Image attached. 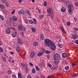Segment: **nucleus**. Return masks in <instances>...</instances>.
<instances>
[{
  "label": "nucleus",
  "mask_w": 78,
  "mask_h": 78,
  "mask_svg": "<svg viewBox=\"0 0 78 78\" xmlns=\"http://www.w3.org/2000/svg\"><path fill=\"white\" fill-rule=\"evenodd\" d=\"M44 42L45 46H47V45L49 47H50L51 50L53 51H55L56 50V46L54 42L49 39H46L45 40Z\"/></svg>",
  "instance_id": "obj_1"
},
{
  "label": "nucleus",
  "mask_w": 78,
  "mask_h": 78,
  "mask_svg": "<svg viewBox=\"0 0 78 78\" xmlns=\"http://www.w3.org/2000/svg\"><path fill=\"white\" fill-rule=\"evenodd\" d=\"M61 56L59 54H56L54 55V60H59Z\"/></svg>",
  "instance_id": "obj_2"
},
{
  "label": "nucleus",
  "mask_w": 78,
  "mask_h": 78,
  "mask_svg": "<svg viewBox=\"0 0 78 78\" xmlns=\"http://www.w3.org/2000/svg\"><path fill=\"white\" fill-rule=\"evenodd\" d=\"M22 27V26L21 25H19L18 26V30L20 31L22 30L23 31H25L26 30V29L25 28H24Z\"/></svg>",
  "instance_id": "obj_3"
},
{
  "label": "nucleus",
  "mask_w": 78,
  "mask_h": 78,
  "mask_svg": "<svg viewBox=\"0 0 78 78\" xmlns=\"http://www.w3.org/2000/svg\"><path fill=\"white\" fill-rule=\"evenodd\" d=\"M21 65L23 68H24V67H27V66H28L27 64H24L22 62H21Z\"/></svg>",
  "instance_id": "obj_4"
},
{
  "label": "nucleus",
  "mask_w": 78,
  "mask_h": 78,
  "mask_svg": "<svg viewBox=\"0 0 78 78\" xmlns=\"http://www.w3.org/2000/svg\"><path fill=\"white\" fill-rule=\"evenodd\" d=\"M10 33H11V29L9 28H8L5 30V33L6 34H9Z\"/></svg>",
  "instance_id": "obj_5"
},
{
  "label": "nucleus",
  "mask_w": 78,
  "mask_h": 78,
  "mask_svg": "<svg viewBox=\"0 0 78 78\" xmlns=\"http://www.w3.org/2000/svg\"><path fill=\"white\" fill-rule=\"evenodd\" d=\"M52 11V9L51 8H50L47 10V12L48 14H50Z\"/></svg>",
  "instance_id": "obj_6"
},
{
  "label": "nucleus",
  "mask_w": 78,
  "mask_h": 78,
  "mask_svg": "<svg viewBox=\"0 0 78 78\" xmlns=\"http://www.w3.org/2000/svg\"><path fill=\"white\" fill-rule=\"evenodd\" d=\"M30 57L32 58H33L34 57V51H32L30 54Z\"/></svg>",
  "instance_id": "obj_7"
},
{
  "label": "nucleus",
  "mask_w": 78,
  "mask_h": 78,
  "mask_svg": "<svg viewBox=\"0 0 78 78\" xmlns=\"http://www.w3.org/2000/svg\"><path fill=\"white\" fill-rule=\"evenodd\" d=\"M39 44V43H38L37 41H35L33 45L34 46L36 47V46H37L38 44Z\"/></svg>",
  "instance_id": "obj_8"
},
{
  "label": "nucleus",
  "mask_w": 78,
  "mask_h": 78,
  "mask_svg": "<svg viewBox=\"0 0 78 78\" xmlns=\"http://www.w3.org/2000/svg\"><path fill=\"white\" fill-rule=\"evenodd\" d=\"M72 37L73 39H76V38H77L78 36L77 35H76V34H74L72 35Z\"/></svg>",
  "instance_id": "obj_9"
},
{
  "label": "nucleus",
  "mask_w": 78,
  "mask_h": 78,
  "mask_svg": "<svg viewBox=\"0 0 78 78\" xmlns=\"http://www.w3.org/2000/svg\"><path fill=\"white\" fill-rule=\"evenodd\" d=\"M61 12H66V8L65 7H62L61 9Z\"/></svg>",
  "instance_id": "obj_10"
},
{
  "label": "nucleus",
  "mask_w": 78,
  "mask_h": 78,
  "mask_svg": "<svg viewBox=\"0 0 78 78\" xmlns=\"http://www.w3.org/2000/svg\"><path fill=\"white\" fill-rule=\"evenodd\" d=\"M62 56L63 58H66L67 57V55H66V53H63L62 54Z\"/></svg>",
  "instance_id": "obj_11"
},
{
  "label": "nucleus",
  "mask_w": 78,
  "mask_h": 78,
  "mask_svg": "<svg viewBox=\"0 0 78 78\" xmlns=\"http://www.w3.org/2000/svg\"><path fill=\"white\" fill-rule=\"evenodd\" d=\"M60 28L61 30H62V31L65 34H66V32L65 31V30H64V28H63V27H60Z\"/></svg>",
  "instance_id": "obj_12"
},
{
  "label": "nucleus",
  "mask_w": 78,
  "mask_h": 78,
  "mask_svg": "<svg viewBox=\"0 0 78 78\" xmlns=\"http://www.w3.org/2000/svg\"><path fill=\"white\" fill-rule=\"evenodd\" d=\"M18 43L20 44H22V41H21V40L19 39H18Z\"/></svg>",
  "instance_id": "obj_13"
},
{
  "label": "nucleus",
  "mask_w": 78,
  "mask_h": 78,
  "mask_svg": "<svg viewBox=\"0 0 78 78\" xmlns=\"http://www.w3.org/2000/svg\"><path fill=\"white\" fill-rule=\"evenodd\" d=\"M13 21H17V18L15 16H13Z\"/></svg>",
  "instance_id": "obj_14"
},
{
  "label": "nucleus",
  "mask_w": 78,
  "mask_h": 78,
  "mask_svg": "<svg viewBox=\"0 0 78 78\" xmlns=\"http://www.w3.org/2000/svg\"><path fill=\"white\" fill-rule=\"evenodd\" d=\"M0 8H1V9H3L5 8V6H4V5H2L0 4Z\"/></svg>",
  "instance_id": "obj_15"
},
{
  "label": "nucleus",
  "mask_w": 78,
  "mask_h": 78,
  "mask_svg": "<svg viewBox=\"0 0 78 78\" xmlns=\"http://www.w3.org/2000/svg\"><path fill=\"white\" fill-rule=\"evenodd\" d=\"M44 66V65L43 63H41L39 65V66L40 67H43Z\"/></svg>",
  "instance_id": "obj_16"
},
{
  "label": "nucleus",
  "mask_w": 78,
  "mask_h": 78,
  "mask_svg": "<svg viewBox=\"0 0 78 78\" xmlns=\"http://www.w3.org/2000/svg\"><path fill=\"white\" fill-rule=\"evenodd\" d=\"M18 78H22V75L20 73H19L18 74Z\"/></svg>",
  "instance_id": "obj_17"
},
{
  "label": "nucleus",
  "mask_w": 78,
  "mask_h": 78,
  "mask_svg": "<svg viewBox=\"0 0 78 78\" xmlns=\"http://www.w3.org/2000/svg\"><path fill=\"white\" fill-rule=\"evenodd\" d=\"M0 18L1 20H5L4 17L2 15H0Z\"/></svg>",
  "instance_id": "obj_18"
},
{
  "label": "nucleus",
  "mask_w": 78,
  "mask_h": 78,
  "mask_svg": "<svg viewBox=\"0 0 78 78\" xmlns=\"http://www.w3.org/2000/svg\"><path fill=\"white\" fill-rule=\"evenodd\" d=\"M41 39L42 40H43L44 39V36H43V34H41Z\"/></svg>",
  "instance_id": "obj_19"
},
{
  "label": "nucleus",
  "mask_w": 78,
  "mask_h": 78,
  "mask_svg": "<svg viewBox=\"0 0 78 78\" xmlns=\"http://www.w3.org/2000/svg\"><path fill=\"white\" fill-rule=\"evenodd\" d=\"M43 53H39L37 54L38 56H41L42 55Z\"/></svg>",
  "instance_id": "obj_20"
},
{
  "label": "nucleus",
  "mask_w": 78,
  "mask_h": 78,
  "mask_svg": "<svg viewBox=\"0 0 78 78\" xmlns=\"http://www.w3.org/2000/svg\"><path fill=\"white\" fill-rule=\"evenodd\" d=\"M31 30H32V32H33V33H35L36 31V30H35V29L33 28H31Z\"/></svg>",
  "instance_id": "obj_21"
},
{
  "label": "nucleus",
  "mask_w": 78,
  "mask_h": 78,
  "mask_svg": "<svg viewBox=\"0 0 78 78\" xmlns=\"http://www.w3.org/2000/svg\"><path fill=\"white\" fill-rule=\"evenodd\" d=\"M50 17L51 19H53V18L54 17V16H53V13H52V14H51V15H50Z\"/></svg>",
  "instance_id": "obj_22"
},
{
  "label": "nucleus",
  "mask_w": 78,
  "mask_h": 78,
  "mask_svg": "<svg viewBox=\"0 0 78 78\" xmlns=\"http://www.w3.org/2000/svg\"><path fill=\"white\" fill-rule=\"evenodd\" d=\"M34 24H36V23H37V21L35 19H33Z\"/></svg>",
  "instance_id": "obj_23"
},
{
  "label": "nucleus",
  "mask_w": 78,
  "mask_h": 78,
  "mask_svg": "<svg viewBox=\"0 0 78 78\" xmlns=\"http://www.w3.org/2000/svg\"><path fill=\"white\" fill-rule=\"evenodd\" d=\"M73 8V5H68V8L69 9H71Z\"/></svg>",
  "instance_id": "obj_24"
},
{
  "label": "nucleus",
  "mask_w": 78,
  "mask_h": 78,
  "mask_svg": "<svg viewBox=\"0 0 78 78\" xmlns=\"http://www.w3.org/2000/svg\"><path fill=\"white\" fill-rule=\"evenodd\" d=\"M25 23H26L27 24H28V23H30L29 22V20H26L25 21Z\"/></svg>",
  "instance_id": "obj_25"
},
{
  "label": "nucleus",
  "mask_w": 78,
  "mask_h": 78,
  "mask_svg": "<svg viewBox=\"0 0 78 78\" xmlns=\"http://www.w3.org/2000/svg\"><path fill=\"white\" fill-rule=\"evenodd\" d=\"M65 4H66V6H69V1H66L65 2Z\"/></svg>",
  "instance_id": "obj_26"
},
{
  "label": "nucleus",
  "mask_w": 78,
  "mask_h": 78,
  "mask_svg": "<svg viewBox=\"0 0 78 78\" xmlns=\"http://www.w3.org/2000/svg\"><path fill=\"white\" fill-rule=\"evenodd\" d=\"M58 47L60 48H62V44H60L59 43H58Z\"/></svg>",
  "instance_id": "obj_27"
},
{
  "label": "nucleus",
  "mask_w": 78,
  "mask_h": 78,
  "mask_svg": "<svg viewBox=\"0 0 78 78\" xmlns=\"http://www.w3.org/2000/svg\"><path fill=\"white\" fill-rule=\"evenodd\" d=\"M36 71H35V69H33L32 70V73H33V74H34V73H36Z\"/></svg>",
  "instance_id": "obj_28"
},
{
  "label": "nucleus",
  "mask_w": 78,
  "mask_h": 78,
  "mask_svg": "<svg viewBox=\"0 0 78 78\" xmlns=\"http://www.w3.org/2000/svg\"><path fill=\"white\" fill-rule=\"evenodd\" d=\"M2 58L3 59V61H5V62H6V58L4 57H3V56L2 57Z\"/></svg>",
  "instance_id": "obj_29"
},
{
  "label": "nucleus",
  "mask_w": 78,
  "mask_h": 78,
  "mask_svg": "<svg viewBox=\"0 0 78 78\" xmlns=\"http://www.w3.org/2000/svg\"><path fill=\"white\" fill-rule=\"evenodd\" d=\"M19 50H20V48H19V47H17L16 51H19Z\"/></svg>",
  "instance_id": "obj_30"
},
{
  "label": "nucleus",
  "mask_w": 78,
  "mask_h": 78,
  "mask_svg": "<svg viewBox=\"0 0 78 78\" xmlns=\"http://www.w3.org/2000/svg\"><path fill=\"white\" fill-rule=\"evenodd\" d=\"M29 23H31V24H33V23L34 22H33V20H29Z\"/></svg>",
  "instance_id": "obj_31"
},
{
  "label": "nucleus",
  "mask_w": 78,
  "mask_h": 78,
  "mask_svg": "<svg viewBox=\"0 0 78 78\" xmlns=\"http://www.w3.org/2000/svg\"><path fill=\"white\" fill-rule=\"evenodd\" d=\"M5 4L6 6L8 7L9 6V3H8L5 2Z\"/></svg>",
  "instance_id": "obj_32"
},
{
  "label": "nucleus",
  "mask_w": 78,
  "mask_h": 78,
  "mask_svg": "<svg viewBox=\"0 0 78 78\" xmlns=\"http://www.w3.org/2000/svg\"><path fill=\"white\" fill-rule=\"evenodd\" d=\"M47 2H44V6H47Z\"/></svg>",
  "instance_id": "obj_33"
},
{
  "label": "nucleus",
  "mask_w": 78,
  "mask_h": 78,
  "mask_svg": "<svg viewBox=\"0 0 78 78\" xmlns=\"http://www.w3.org/2000/svg\"><path fill=\"white\" fill-rule=\"evenodd\" d=\"M8 74H9V75L11 74V70H8Z\"/></svg>",
  "instance_id": "obj_34"
},
{
  "label": "nucleus",
  "mask_w": 78,
  "mask_h": 78,
  "mask_svg": "<svg viewBox=\"0 0 78 78\" xmlns=\"http://www.w3.org/2000/svg\"><path fill=\"white\" fill-rule=\"evenodd\" d=\"M66 24L68 26H70V23L69 22H68Z\"/></svg>",
  "instance_id": "obj_35"
},
{
  "label": "nucleus",
  "mask_w": 78,
  "mask_h": 78,
  "mask_svg": "<svg viewBox=\"0 0 78 78\" xmlns=\"http://www.w3.org/2000/svg\"><path fill=\"white\" fill-rule=\"evenodd\" d=\"M45 53H47V54H49V53H50V51H48V50H47V51H45Z\"/></svg>",
  "instance_id": "obj_36"
},
{
  "label": "nucleus",
  "mask_w": 78,
  "mask_h": 78,
  "mask_svg": "<svg viewBox=\"0 0 78 78\" xmlns=\"http://www.w3.org/2000/svg\"><path fill=\"white\" fill-rule=\"evenodd\" d=\"M65 70H69V67L68 66H66L65 68Z\"/></svg>",
  "instance_id": "obj_37"
},
{
  "label": "nucleus",
  "mask_w": 78,
  "mask_h": 78,
  "mask_svg": "<svg viewBox=\"0 0 78 78\" xmlns=\"http://www.w3.org/2000/svg\"><path fill=\"white\" fill-rule=\"evenodd\" d=\"M54 78V76H49L47 78Z\"/></svg>",
  "instance_id": "obj_38"
},
{
  "label": "nucleus",
  "mask_w": 78,
  "mask_h": 78,
  "mask_svg": "<svg viewBox=\"0 0 78 78\" xmlns=\"http://www.w3.org/2000/svg\"><path fill=\"white\" fill-rule=\"evenodd\" d=\"M12 36L13 37H16V34H14L12 33Z\"/></svg>",
  "instance_id": "obj_39"
},
{
  "label": "nucleus",
  "mask_w": 78,
  "mask_h": 78,
  "mask_svg": "<svg viewBox=\"0 0 78 78\" xmlns=\"http://www.w3.org/2000/svg\"><path fill=\"white\" fill-rule=\"evenodd\" d=\"M68 11L69 13L71 14V12H73V11H72V10H70V9H69L68 10Z\"/></svg>",
  "instance_id": "obj_40"
},
{
  "label": "nucleus",
  "mask_w": 78,
  "mask_h": 78,
  "mask_svg": "<svg viewBox=\"0 0 78 78\" xmlns=\"http://www.w3.org/2000/svg\"><path fill=\"white\" fill-rule=\"evenodd\" d=\"M10 22H12V21H13V17H12V18H11L10 19Z\"/></svg>",
  "instance_id": "obj_41"
},
{
  "label": "nucleus",
  "mask_w": 78,
  "mask_h": 78,
  "mask_svg": "<svg viewBox=\"0 0 78 78\" xmlns=\"http://www.w3.org/2000/svg\"><path fill=\"white\" fill-rule=\"evenodd\" d=\"M0 52H2V53L3 52V49L2 48H0Z\"/></svg>",
  "instance_id": "obj_42"
},
{
  "label": "nucleus",
  "mask_w": 78,
  "mask_h": 78,
  "mask_svg": "<svg viewBox=\"0 0 78 78\" xmlns=\"http://www.w3.org/2000/svg\"><path fill=\"white\" fill-rule=\"evenodd\" d=\"M43 17H44V16H43V15H41L39 16V18L40 19H42V18H43Z\"/></svg>",
  "instance_id": "obj_43"
},
{
  "label": "nucleus",
  "mask_w": 78,
  "mask_h": 78,
  "mask_svg": "<svg viewBox=\"0 0 78 78\" xmlns=\"http://www.w3.org/2000/svg\"><path fill=\"white\" fill-rule=\"evenodd\" d=\"M55 62L56 64H58L59 62V60H58L57 61H55Z\"/></svg>",
  "instance_id": "obj_44"
},
{
  "label": "nucleus",
  "mask_w": 78,
  "mask_h": 78,
  "mask_svg": "<svg viewBox=\"0 0 78 78\" xmlns=\"http://www.w3.org/2000/svg\"><path fill=\"white\" fill-rule=\"evenodd\" d=\"M36 69L37 70H39V67L37 66H36Z\"/></svg>",
  "instance_id": "obj_45"
},
{
  "label": "nucleus",
  "mask_w": 78,
  "mask_h": 78,
  "mask_svg": "<svg viewBox=\"0 0 78 78\" xmlns=\"http://www.w3.org/2000/svg\"><path fill=\"white\" fill-rule=\"evenodd\" d=\"M1 2L3 3H5L6 2L5 1V0H1Z\"/></svg>",
  "instance_id": "obj_46"
},
{
  "label": "nucleus",
  "mask_w": 78,
  "mask_h": 78,
  "mask_svg": "<svg viewBox=\"0 0 78 78\" xmlns=\"http://www.w3.org/2000/svg\"><path fill=\"white\" fill-rule=\"evenodd\" d=\"M74 31H78V29H77V28H74Z\"/></svg>",
  "instance_id": "obj_47"
},
{
  "label": "nucleus",
  "mask_w": 78,
  "mask_h": 78,
  "mask_svg": "<svg viewBox=\"0 0 78 78\" xmlns=\"http://www.w3.org/2000/svg\"><path fill=\"white\" fill-rule=\"evenodd\" d=\"M68 6H73V5L72 4V3H71V2H69V5Z\"/></svg>",
  "instance_id": "obj_48"
},
{
  "label": "nucleus",
  "mask_w": 78,
  "mask_h": 78,
  "mask_svg": "<svg viewBox=\"0 0 78 78\" xmlns=\"http://www.w3.org/2000/svg\"><path fill=\"white\" fill-rule=\"evenodd\" d=\"M75 5H76V6H78V2H76L75 3Z\"/></svg>",
  "instance_id": "obj_49"
},
{
  "label": "nucleus",
  "mask_w": 78,
  "mask_h": 78,
  "mask_svg": "<svg viewBox=\"0 0 78 78\" xmlns=\"http://www.w3.org/2000/svg\"><path fill=\"white\" fill-rule=\"evenodd\" d=\"M77 75V74H76L75 75L73 76V78H74V77H76V76Z\"/></svg>",
  "instance_id": "obj_50"
},
{
  "label": "nucleus",
  "mask_w": 78,
  "mask_h": 78,
  "mask_svg": "<svg viewBox=\"0 0 78 78\" xmlns=\"http://www.w3.org/2000/svg\"><path fill=\"white\" fill-rule=\"evenodd\" d=\"M48 66H49L50 68H51V67H52V65L51 64H48Z\"/></svg>",
  "instance_id": "obj_51"
},
{
  "label": "nucleus",
  "mask_w": 78,
  "mask_h": 78,
  "mask_svg": "<svg viewBox=\"0 0 78 78\" xmlns=\"http://www.w3.org/2000/svg\"><path fill=\"white\" fill-rule=\"evenodd\" d=\"M12 78H17V77H16V76H15V75H12Z\"/></svg>",
  "instance_id": "obj_52"
},
{
  "label": "nucleus",
  "mask_w": 78,
  "mask_h": 78,
  "mask_svg": "<svg viewBox=\"0 0 78 78\" xmlns=\"http://www.w3.org/2000/svg\"><path fill=\"white\" fill-rule=\"evenodd\" d=\"M26 13H27V14H30V11L29 10H27Z\"/></svg>",
  "instance_id": "obj_53"
},
{
  "label": "nucleus",
  "mask_w": 78,
  "mask_h": 78,
  "mask_svg": "<svg viewBox=\"0 0 78 78\" xmlns=\"http://www.w3.org/2000/svg\"><path fill=\"white\" fill-rule=\"evenodd\" d=\"M18 13L19 14H22V11H21V10L19 11Z\"/></svg>",
  "instance_id": "obj_54"
},
{
  "label": "nucleus",
  "mask_w": 78,
  "mask_h": 78,
  "mask_svg": "<svg viewBox=\"0 0 78 78\" xmlns=\"http://www.w3.org/2000/svg\"><path fill=\"white\" fill-rule=\"evenodd\" d=\"M21 12L22 13V14H23V13H24V12H25L24 10H21Z\"/></svg>",
  "instance_id": "obj_55"
},
{
  "label": "nucleus",
  "mask_w": 78,
  "mask_h": 78,
  "mask_svg": "<svg viewBox=\"0 0 78 78\" xmlns=\"http://www.w3.org/2000/svg\"><path fill=\"white\" fill-rule=\"evenodd\" d=\"M47 58H48V59H49V58H50V55H47Z\"/></svg>",
  "instance_id": "obj_56"
},
{
  "label": "nucleus",
  "mask_w": 78,
  "mask_h": 78,
  "mask_svg": "<svg viewBox=\"0 0 78 78\" xmlns=\"http://www.w3.org/2000/svg\"><path fill=\"white\" fill-rule=\"evenodd\" d=\"M51 70H55V67H52L51 68Z\"/></svg>",
  "instance_id": "obj_57"
},
{
  "label": "nucleus",
  "mask_w": 78,
  "mask_h": 78,
  "mask_svg": "<svg viewBox=\"0 0 78 78\" xmlns=\"http://www.w3.org/2000/svg\"><path fill=\"white\" fill-rule=\"evenodd\" d=\"M42 51H43V53L45 52V49H44V48H43Z\"/></svg>",
  "instance_id": "obj_58"
},
{
  "label": "nucleus",
  "mask_w": 78,
  "mask_h": 78,
  "mask_svg": "<svg viewBox=\"0 0 78 78\" xmlns=\"http://www.w3.org/2000/svg\"><path fill=\"white\" fill-rule=\"evenodd\" d=\"M15 12V11L14 10L11 13L12 14H14V13Z\"/></svg>",
  "instance_id": "obj_59"
},
{
  "label": "nucleus",
  "mask_w": 78,
  "mask_h": 78,
  "mask_svg": "<svg viewBox=\"0 0 78 78\" xmlns=\"http://www.w3.org/2000/svg\"><path fill=\"white\" fill-rule=\"evenodd\" d=\"M74 20H75V22H76L77 21V19H76V18H74Z\"/></svg>",
  "instance_id": "obj_60"
},
{
  "label": "nucleus",
  "mask_w": 78,
  "mask_h": 78,
  "mask_svg": "<svg viewBox=\"0 0 78 78\" xmlns=\"http://www.w3.org/2000/svg\"><path fill=\"white\" fill-rule=\"evenodd\" d=\"M11 29L13 30H16V28L14 27H12L11 28Z\"/></svg>",
  "instance_id": "obj_61"
},
{
  "label": "nucleus",
  "mask_w": 78,
  "mask_h": 78,
  "mask_svg": "<svg viewBox=\"0 0 78 78\" xmlns=\"http://www.w3.org/2000/svg\"><path fill=\"white\" fill-rule=\"evenodd\" d=\"M29 64H30V66H33V65L32 64V63H31V62H30V63H29Z\"/></svg>",
  "instance_id": "obj_62"
},
{
  "label": "nucleus",
  "mask_w": 78,
  "mask_h": 78,
  "mask_svg": "<svg viewBox=\"0 0 78 78\" xmlns=\"http://www.w3.org/2000/svg\"><path fill=\"white\" fill-rule=\"evenodd\" d=\"M76 44L78 45V40H77L76 41Z\"/></svg>",
  "instance_id": "obj_63"
},
{
  "label": "nucleus",
  "mask_w": 78,
  "mask_h": 78,
  "mask_svg": "<svg viewBox=\"0 0 78 78\" xmlns=\"http://www.w3.org/2000/svg\"><path fill=\"white\" fill-rule=\"evenodd\" d=\"M8 76L7 75H5V78H8Z\"/></svg>",
  "instance_id": "obj_64"
}]
</instances>
